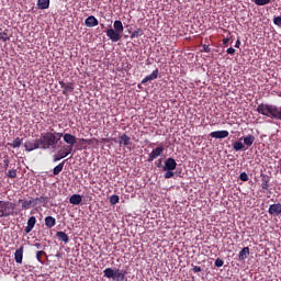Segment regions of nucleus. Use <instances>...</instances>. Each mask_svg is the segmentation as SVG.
Returning a JSON list of instances; mask_svg holds the SVG:
<instances>
[{
    "instance_id": "obj_1",
    "label": "nucleus",
    "mask_w": 281,
    "mask_h": 281,
    "mask_svg": "<svg viewBox=\"0 0 281 281\" xmlns=\"http://www.w3.org/2000/svg\"><path fill=\"white\" fill-rule=\"evenodd\" d=\"M257 113L281 122V106L261 103L257 106Z\"/></svg>"
},
{
    "instance_id": "obj_2",
    "label": "nucleus",
    "mask_w": 281,
    "mask_h": 281,
    "mask_svg": "<svg viewBox=\"0 0 281 281\" xmlns=\"http://www.w3.org/2000/svg\"><path fill=\"white\" fill-rule=\"evenodd\" d=\"M60 138L53 134L52 132H44L40 136V144L42 146V150H49V148H56Z\"/></svg>"
},
{
    "instance_id": "obj_3",
    "label": "nucleus",
    "mask_w": 281,
    "mask_h": 281,
    "mask_svg": "<svg viewBox=\"0 0 281 281\" xmlns=\"http://www.w3.org/2000/svg\"><path fill=\"white\" fill-rule=\"evenodd\" d=\"M114 29H109L105 31V34L112 43H117L119 41H122V34L124 33V24H122V21L115 20L113 23Z\"/></svg>"
},
{
    "instance_id": "obj_4",
    "label": "nucleus",
    "mask_w": 281,
    "mask_h": 281,
    "mask_svg": "<svg viewBox=\"0 0 281 281\" xmlns=\"http://www.w3.org/2000/svg\"><path fill=\"white\" fill-rule=\"evenodd\" d=\"M14 203L0 200V218H8V216H12V214H14Z\"/></svg>"
},
{
    "instance_id": "obj_5",
    "label": "nucleus",
    "mask_w": 281,
    "mask_h": 281,
    "mask_svg": "<svg viewBox=\"0 0 281 281\" xmlns=\"http://www.w3.org/2000/svg\"><path fill=\"white\" fill-rule=\"evenodd\" d=\"M24 148L27 153H32V150H42L41 138H36L33 140H26L24 144Z\"/></svg>"
},
{
    "instance_id": "obj_6",
    "label": "nucleus",
    "mask_w": 281,
    "mask_h": 281,
    "mask_svg": "<svg viewBox=\"0 0 281 281\" xmlns=\"http://www.w3.org/2000/svg\"><path fill=\"white\" fill-rule=\"evenodd\" d=\"M162 153H164V146L156 147L149 154L147 161H149V162L155 161V159H157V157H161Z\"/></svg>"
},
{
    "instance_id": "obj_7",
    "label": "nucleus",
    "mask_w": 281,
    "mask_h": 281,
    "mask_svg": "<svg viewBox=\"0 0 281 281\" xmlns=\"http://www.w3.org/2000/svg\"><path fill=\"white\" fill-rule=\"evenodd\" d=\"M162 170H177V160H175V158H167Z\"/></svg>"
},
{
    "instance_id": "obj_8",
    "label": "nucleus",
    "mask_w": 281,
    "mask_h": 281,
    "mask_svg": "<svg viewBox=\"0 0 281 281\" xmlns=\"http://www.w3.org/2000/svg\"><path fill=\"white\" fill-rule=\"evenodd\" d=\"M210 137H213L214 139H225V137H229L228 131H215L210 134Z\"/></svg>"
},
{
    "instance_id": "obj_9",
    "label": "nucleus",
    "mask_w": 281,
    "mask_h": 281,
    "mask_svg": "<svg viewBox=\"0 0 281 281\" xmlns=\"http://www.w3.org/2000/svg\"><path fill=\"white\" fill-rule=\"evenodd\" d=\"M78 140V138L69 133L64 134V142L66 144H68V146H70L71 148H74V146H76V142Z\"/></svg>"
},
{
    "instance_id": "obj_10",
    "label": "nucleus",
    "mask_w": 281,
    "mask_h": 281,
    "mask_svg": "<svg viewBox=\"0 0 281 281\" xmlns=\"http://www.w3.org/2000/svg\"><path fill=\"white\" fill-rule=\"evenodd\" d=\"M47 203H49L48 196H40L33 199V207H36V205H43V207H47Z\"/></svg>"
},
{
    "instance_id": "obj_11",
    "label": "nucleus",
    "mask_w": 281,
    "mask_h": 281,
    "mask_svg": "<svg viewBox=\"0 0 281 281\" xmlns=\"http://www.w3.org/2000/svg\"><path fill=\"white\" fill-rule=\"evenodd\" d=\"M268 213L270 214V216H280L281 214V204L277 203V204H272L269 206Z\"/></svg>"
},
{
    "instance_id": "obj_12",
    "label": "nucleus",
    "mask_w": 281,
    "mask_h": 281,
    "mask_svg": "<svg viewBox=\"0 0 281 281\" xmlns=\"http://www.w3.org/2000/svg\"><path fill=\"white\" fill-rule=\"evenodd\" d=\"M128 272L126 270H120V269H116L114 270V278L113 280L114 281H126V274Z\"/></svg>"
},
{
    "instance_id": "obj_13",
    "label": "nucleus",
    "mask_w": 281,
    "mask_h": 281,
    "mask_svg": "<svg viewBox=\"0 0 281 281\" xmlns=\"http://www.w3.org/2000/svg\"><path fill=\"white\" fill-rule=\"evenodd\" d=\"M157 78H159V69L156 68L150 75L142 80V85H146V82H150L151 80H157Z\"/></svg>"
},
{
    "instance_id": "obj_14",
    "label": "nucleus",
    "mask_w": 281,
    "mask_h": 281,
    "mask_svg": "<svg viewBox=\"0 0 281 281\" xmlns=\"http://www.w3.org/2000/svg\"><path fill=\"white\" fill-rule=\"evenodd\" d=\"M100 24V22L97 20V18L95 16H93V15H90V16H88L87 19H86V21H85V25L87 26V27H97V25H99Z\"/></svg>"
},
{
    "instance_id": "obj_15",
    "label": "nucleus",
    "mask_w": 281,
    "mask_h": 281,
    "mask_svg": "<svg viewBox=\"0 0 281 281\" xmlns=\"http://www.w3.org/2000/svg\"><path fill=\"white\" fill-rule=\"evenodd\" d=\"M36 225V217L35 216H31L27 220V225L24 228L25 234H30V232H32L34 229V226Z\"/></svg>"
},
{
    "instance_id": "obj_16",
    "label": "nucleus",
    "mask_w": 281,
    "mask_h": 281,
    "mask_svg": "<svg viewBox=\"0 0 281 281\" xmlns=\"http://www.w3.org/2000/svg\"><path fill=\"white\" fill-rule=\"evenodd\" d=\"M72 151H74V147L71 146L64 147V150L58 151L59 159H65V157H69V155H71Z\"/></svg>"
},
{
    "instance_id": "obj_17",
    "label": "nucleus",
    "mask_w": 281,
    "mask_h": 281,
    "mask_svg": "<svg viewBox=\"0 0 281 281\" xmlns=\"http://www.w3.org/2000/svg\"><path fill=\"white\" fill-rule=\"evenodd\" d=\"M14 260L18 265H23V246L15 250Z\"/></svg>"
},
{
    "instance_id": "obj_18",
    "label": "nucleus",
    "mask_w": 281,
    "mask_h": 281,
    "mask_svg": "<svg viewBox=\"0 0 281 281\" xmlns=\"http://www.w3.org/2000/svg\"><path fill=\"white\" fill-rule=\"evenodd\" d=\"M119 144L120 146H130L131 137L126 134H122L121 136H119Z\"/></svg>"
},
{
    "instance_id": "obj_19",
    "label": "nucleus",
    "mask_w": 281,
    "mask_h": 281,
    "mask_svg": "<svg viewBox=\"0 0 281 281\" xmlns=\"http://www.w3.org/2000/svg\"><path fill=\"white\" fill-rule=\"evenodd\" d=\"M69 203H71V205H80L82 203V195H80V194H72L69 198Z\"/></svg>"
},
{
    "instance_id": "obj_20",
    "label": "nucleus",
    "mask_w": 281,
    "mask_h": 281,
    "mask_svg": "<svg viewBox=\"0 0 281 281\" xmlns=\"http://www.w3.org/2000/svg\"><path fill=\"white\" fill-rule=\"evenodd\" d=\"M56 236L59 240H61V243H65V245L69 243V235H67V233L59 231L56 233Z\"/></svg>"
},
{
    "instance_id": "obj_21",
    "label": "nucleus",
    "mask_w": 281,
    "mask_h": 281,
    "mask_svg": "<svg viewBox=\"0 0 281 281\" xmlns=\"http://www.w3.org/2000/svg\"><path fill=\"white\" fill-rule=\"evenodd\" d=\"M271 179L267 175H261V189L269 190V182Z\"/></svg>"
},
{
    "instance_id": "obj_22",
    "label": "nucleus",
    "mask_w": 281,
    "mask_h": 281,
    "mask_svg": "<svg viewBox=\"0 0 281 281\" xmlns=\"http://www.w3.org/2000/svg\"><path fill=\"white\" fill-rule=\"evenodd\" d=\"M256 142V136L249 134L246 137H244V144L245 146H247L248 148L250 146H254V143Z\"/></svg>"
},
{
    "instance_id": "obj_23",
    "label": "nucleus",
    "mask_w": 281,
    "mask_h": 281,
    "mask_svg": "<svg viewBox=\"0 0 281 281\" xmlns=\"http://www.w3.org/2000/svg\"><path fill=\"white\" fill-rule=\"evenodd\" d=\"M19 203H22V210H30V207H34L33 200H19Z\"/></svg>"
},
{
    "instance_id": "obj_24",
    "label": "nucleus",
    "mask_w": 281,
    "mask_h": 281,
    "mask_svg": "<svg viewBox=\"0 0 281 281\" xmlns=\"http://www.w3.org/2000/svg\"><path fill=\"white\" fill-rule=\"evenodd\" d=\"M45 225L48 229H52L56 225V218L54 216H46L45 217Z\"/></svg>"
},
{
    "instance_id": "obj_25",
    "label": "nucleus",
    "mask_w": 281,
    "mask_h": 281,
    "mask_svg": "<svg viewBox=\"0 0 281 281\" xmlns=\"http://www.w3.org/2000/svg\"><path fill=\"white\" fill-rule=\"evenodd\" d=\"M249 256V247H244L239 254H238V258L239 260H247V257Z\"/></svg>"
},
{
    "instance_id": "obj_26",
    "label": "nucleus",
    "mask_w": 281,
    "mask_h": 281,
    "mask_svg": "<svg viewBox=\"0 0 281 281\" xmlns=\"http://www.w3.org/2000/svg\"><path fill=\"white\" fill-rule=\"evenodd\" d=\"M37 8L38 10H48L49 0H37Z\"/></svg>"
},
{
    "instance_id": "obj_27",
    "label": "nucleus",
    "mask_w": 281,
    "mask_h": 281,
    "mask_svg": "<svg viewBox=\"0 0 281 281\" xmlns=\"http://www.w3.org/2000/svg\"><path fill=\"white\" fill-rule=\"evenodd\" d=\"M0 41H2V43H8V41H10V31L8 29L0 32Z\"/></svg>"
},
{
    "instance_id": "obj_28",
    "label": "nucleus",
    "mask_w": 281,
    "mask_h": 281,
    "mask_svg": "<svg viewBox=\"0 0 281 281\" xmlns=\"http://www.w3.org/2000/svg\"><path fill=\"white\" fill-rule=\"evenodd\" d=\"M69 93H74V83L71 82L66 83L63 90V95H69Z\"/></svg>"
},
{
    "instance_id": "obj_29",
    "label": "nucleus",
    "mask_w": 281,
    "mask_h": 281,
    "mask_svg": "<svg viewBox=\"0 0 281 281\" xmlns=\"http://www.w3.org/2000/svg\"><path fill=\"white\" fill-rule=\"evenodd\" d=\"M65 168V161L60 162L59 165H57L54 169H53V175L56 177L59 173L63 172V169Z\"/></svg>"
},
{
    "instance_id": "obj_30",
    "label": "nucleus",
    "mask_w": 281,
    "mask_h": 281,
    "mask_svg": "<svg viewBox=\"0 0 281 281\" xmlns=\"http://www.w3.org/2000/svg\"><path fill=\"white\" fill-rule=\"evenodd\" d=\"M103 276L104 278H112L113 280V278L115 277V270H113L112 268H106L105 270H103Z\"/></svg>"
},
{
    "instance_id": "obj_31",
    "label": "nucleus",
    "mask_w": 281,
    "mask_h": 281,
    "mask_svg": "<svg viewBox=\"0 0 281 281\" xmlns=\"http://www.w3.org/2000/svg\"><path fill=\"white\" fill-rule=\"evenodd\" d=\"M21 144H23V139L16 137L12 143H9V146H11V148H21Z\"/></svg>"
},
{
    "instance_id": "obj_32",
    "label": "nucleus",
    "mask_w": 281,
    "mask_h": 281,
    "mask_svg": "<svg viewBox=\"0 0 281 281\" xmlns=\"http://www.w3.org/2000/svg\"><path fill=\"white\" fill-rule=\"evenodd\" d=\"M139 36H144V31L142 29H137L131 33V38H139Z\"/></svg>"
},
{
    "instance_id": "obj_33",
    "label": "nucleus",
    "mask_w": 281,
    "mask_h": 281,
    "mask_svg": "<svg viewBox=\"0 0 281 281\" xmlns=\"http://www.w3.org/2000/svg\"><path fill=\"white\" fill-rule=\"evenodd\" d=\"M120 203V195L113 194L110 196V204L117 205Z\"/></svg>"
},
{
    "instance_id": "obj_34",
    "label": "nucleus",
    "mask_w": 281,
    "mask_h": 281,
    "mask_svg": "<svg viewBox=\"0 0 281 281\" xmlns=\"http://www.w3.org/2000/svg\"><path fill=\"white\" fill-rule=\"evenodd\" d=\"M256 5H269L271 0H252Z\"/></svg>"
},
{
    "instance_id": "obj_35",
    "label": "nucleus",
    "mask_w": 281,
    "mask_h": 281,
    "mask_svg": "<svg viewBox=\"0 0 281 281\" xmlns=\"http://www.w3.org/2000/svg\"><path fill=\"white\" fill-rule=\"evenodd\" d=\"M233 148H234V150H236V151L243 150V148H245V145H244L243 143H240V142H235V143L233 144Z\"/></svg>"
},
{
    "instance_id": "obj_36",
    "label": "nucleus",
    "mask_w": 281,
    "mask_h": 281,
    "mask_svg": "<svg viewBox=\"0 0 281 281\" xmlns=\"http://www.w3.org/2000/svg\"><path fill=\"white\" fill-rule=\"evenodd\" d=\"M43 256H47V252H45V250H40L36 252V260L38 262H43V260L41 258H43Z\"/></svg>"
},
{
    "instance_id": "obj_37",
    "label": "nucleus",
    "mask_w": 281,
    "mask_h": 281,
    "mask_svg": "<svg viewBox=\"0 0 281 281\" xmlns=\"http://www.w3.org/2000/svg\"><path fill=\"white\" fill-rule=\"evenodd\" d=\"M7 177H9V179H16V169L9 170Z\"/></svg>"
},
{
    "instance_id": "obj_38",
    "label": "nucleus",
    "mask_w": 281,
    "mask_h": 281,
    "mask_svg": "<svg viewBox=\"0 0 281 281\" xmlns=\"http://www.w3.org/2000/svg\"><path fill=\"white\" fill-rule=\"evenodd\" d=\"M272 21H273V24L277 25V27H280L281 30V16L280 15L274 16Z\"/></svg>"
},
{
    "instance_id": "obj_39",
    "label": "nucleus",
    "mask_w": 281,
    "mask_h": 281,
    "mask_svg": "<svg viewBox=\"0 0 281 281\" xmlns=\"http://www.w3.org/2000/svg\"><path fill=\"white\" fill-rule=\"evenodd\" d=\"M165 172V179H172V177H175V172L172 170H166Z\"/></svg>"
},
{
    "instance_id": "obj_40",
    "label": "nucleus",
    "mask_w": 281,
    "mask_h": 281,
    "mask_svg": "<svg viewBox=\"0 0 281 281\" xmlns=\"http://www.w3.org/2000/svg\"><path fill=\"white\" fill-rule=\"evenodd\" d=\"M239 180L240 181H249V176L247 175V172H241L239 175Z\"/></svg>"
},
{
    "instance_id": "obj_41",
    "label": "nucleus",
    "mask_w": 281,
    "mask_h": 281,
    "mask_svg": "<svg viewBox=\"0 0 281 281\" xmlns=\"http://www.w3.org/2000/svg\"><path fill=\"white\" fill-rule=\"evenodd\" d=\"M79 144H93V139H87V138H81L79 139Z\"/></svg>"
},
{
    "instance_id": "obj_42",
    "label": "nucleus",
    "mask_w": 281,
    "mask_h": 281,
    "mask_svg": "<svg viewBox=\"0 0 281 281\" xmlns=\"http://www.w3.org/2000/svg\"><path fill=\"white\" fill-rule=\"evenodd\" d=\"M223 265H225V261H223V259L217 258V259L215 260V267H223Z\"/></svg>"
},
{
    "instance_id": "obj_43",
    "label": "nucleus",
    "mask_w": 281,
    "mask_h": 281,
    "mask_svg": "<svg viewBox=\"0 0 281 281\" xmlns=\"http://www.w3.org/2000/svg\"><path fill=\"white\" fill-rule=\"evenodd\" d=\"M192 271H193V273H201V271H203V269L201 268V266H193Z\"/></svg>"
},
{
    "instance_id": "obj_44",
    "label": "nucleus",
    "mask_w": 281,
    "mask_h": 281,
    "mask_svg": "<svg viewBox=\"0 0 281 281\" xmlns=\"http://www.w3.org/2000/svg\"><path fill=\"white\" fill-rule=\"evenodd\" d=\"M8 166H10V159L8 157H4L3 159V168L8 170Z\"/></svg>"
},
{
    "instance_id": "obj_45",
    "label": "nucleus",
    "mask_w": 281,
    "mask_h": 281,
    "mask_svg": "<svg viewBox=\"0 0 281 281\" xmlns=\"http://www.w3.org/2000/svg\"><path fill=\"white\" fill-rule=\"evenodd\" d=\"M226 54H229V56H234V54H236V49L234 47H229L227 48Z\"/></svg>"
},
{
    "instance_id": "obj_46",
    "label": "nucleus",
    "mask_w": 281,
    "mask_h": 281,
    "mask_svg": "<svg viewBox=\"0 0 281 281\" xmlns=\"http://www.w3.org/2000/svg\"><path fill=\"white\" fill-rule=\"evenodd\" d=\"M202 48H203V52H205V54H210V52H212V48H210V45H203L202 46Z\"/></svg>"
},
{
    "instance_id": "obj_47",
    "label": "nucleus",
    "mask_w": 281,
    "mask_h": 281,
    "mask_svg": "<svg viewBox=\"0 0 281 281\" xmlns=\"http://www.w3.org/2000/svg\"><path fill=\"white\" fill-rule=\"evenodd\" d=\"M53 135H56V137H57V139H61V137H64L65 138V134H63V133H53Z\"/></svg>"
},
{
    "instance_id": "obj_48",
    "label": "nucleus",
    "mask_w": 281,
    "mask_h": 281,
    "mask_svg": "<svg viewBox=\"0 0 281 281\" xmlns=\"http://www.w3.org/2000/svg\"><path fill=\"white\" fill-rule=\"evenodd\" d=\"M60 159H63V158H60V156H58V155H55L54 157H53V161H60Z\"/></svg>"
},
{
    "instance_id": "obj_49",
    "label": "nucleus",
    "mask_w": 281,
    "mask_h": 281,
    "mask_svg": "<svg viewBox=\"0 0 281 281\" xmlns=\"http://www.w3.org/2000/svg\"><path fill=\"white\" fill-rule=\"evenodd\" d=\"M34 247L37 249H43V245L41 243H35Z\"/></svg>"
},
{
    "instance_id": "obj_50",
    "label": "nucleus",
    "mask_w": 281,
    "mask_h": 281,
    "mask_svg": "<svg viewBox=\"0 0 281 281\" xmlns=\"http://www.w3.org/2000/svg\"><path fill=\"white\" fill-rule=\"evenodd\" d=\"M229 43V37H225L224 40H223V45H227Z\"/></svg>"
},
{
    "instance_id": "obj_51",
    "label": "nucleus",
    "mask_w": 281,
    "mask_h": 281,
    "mask_svg": "<svg viewBox=\"0 0 281 281\" xmlns=\"http://www.w3.org/2000/svg\"><path fill=\"white\" fill-rule=\"evenodd\" d=\"M59 85H60L61 89H64L67 86V83L65 81H59Z\"/></svg>"
},
{
    "instance_id": "obj_52",
    "label": "nucleus",
    "mask_w": 281,
    "mask_h": 281,
    "mask_svg": "<svg viewBox=\"0 0 281 281\" xmlns=\"http://www.w3.org/2000/svg\"><path fill=\"white\" fill-rule=\"evenodd\" d=\"M235 47H240V40H237L236 43H235Z\"/></svg>"
},
{
    "instance_id": "obj_53",
    "label": "nucleus",
    "mask_w": 281,
    "mask_h": 281,
    "mask_svg": "<svg viewBox=\"0 0 281 281\" xmlns=\"http://www.w3.org/2000/svg\"><path fill=\"white\" fill-rule=\"evenodd\" d=\"M157 168H161V159L158 160Z\"/></svg>"
}]
</instances>
